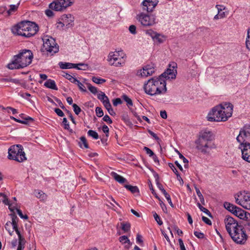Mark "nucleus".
<instances>
[{"label":"nucleus","instance_id":"1","mask_svg":"<svg viewBox=\"0 0 250 250\" xmlns=\"http://www.w3.org/2000/svg\"><path fill=\"white\" fill-rule=\"evenodd\" d=\"M233 105L226 103L214 107L208 114L207 118L210 122H225L230 117L232 114Z\"/></svg>","mask_w":250,"mask_h":250},{"label":"nucleus","instance_id":"2","mask_svg":"<svg viewBox=\"0 0 250 250\" xmlns=\"http://www.w3.org/2000/svg\"><path fill=\"white\" fill-rule=\"evenodd\" d=\"M166 82L161 78H151L144 84L145 92L150 96L165 94L167 91Z\"/></svg>","mask_w":250,"mask_h":250},{"label":"nucleus","instance_id":"3","mask_svg":"<svg viewBox=\"0 0 250 250\" xmlns=\"http://www.w3.org/2000/svg\"><path fill=\"white\" fill-rule=\"evenodd\" d=\"M11 30L15 35L29 38L37 33L39 30V27L35 22L25 21L14 26Z\"/></svg>","mask_w":250,"mask_h":250},{"label":"nucleus","instance_id":"4","mask_svg":"<svg viewBox=\"0 0 250 250\" xmlns=\"http://www.w3.org/2000/svg\"><path fill=\"white\" fill-rule=\"evenodd\" d=\"M33 56L31 50H23L18 55L14 56L11 62L7 65L10 69H20L29 65L33 59Z\"/></svg>","mask_w":250,"mask_h":250},{"label":"nucleus","instance_id":"5","mask_svg":"<svg viewBox=\"0 0 250 250\" xmlns=\"http://www.w3.org/2000/svg\"><path fill=\"white\" fill-rule=\"evenodd\" d=\"M196 148L204 154L209 153L210 150L216 148L210 131L201 132L198 139L196 141Z\"/></svg>","mask_w":250,"mask_h":250},{"label":"nucleus","instance_id":"6","mask_svg":"<svg viewBox=\"0 0 250 250\" xmlns=\"http://www.w3.org/2000/svg\"><path fill=\"white\" fill-rule=\"evenodd\" d=\"M8 158L20 163L25 161L26 157L22 146L21 145L12 146L8 149Z\"/></svg>","mask_w":250,"mask_h":250},{"label":"nucleus","instance_id":"7","mask_svg":"<svg viewBox=\"0 0 250 250\" xmlns=\"http://www.w3.org/2000/svg\"><path fill=\"white\" fill-rule=\"evenodd\" d=\"M235 202L243 208L250 210V192L241 191L234 195Z\"/></svg>","mask_w":250,"mask_h":250},{"label":"nucleus","instance_id":"8","mask_svg":"<svg viewBox=\"0 0 250 250\" xmlns=\"http://www.w3.org/2000/svg\"><path fill=\"white\" fill-rule=\"evenodd\" d=\"M231 239L236 243L243 245L246 242L248 236L244 230V227L241 225L237 229L229 233Z\"/></svg>","mask_w":250,"mask_h":250},{"label":"nucleus","instance_id":"9","mask_svg":"<svg viewBox=\"0 0 250 250\" xmlns=\"http://www.w3.org/2000/svg\"><path fill=\"white\" fill-rule=\"evenodd\" d=\"M43 43L42 51H46L51 55L59 51V45L54 38L51 37H45L43 39Z\"/></svg>","mask_w":250,"mask_h":250},{"label":"nucleus","instance_id":"10","mask_svg":"<svg viewBox=\"0 0 250 250\" xmlns=\"http://www.w3.org/2000/svg\"><path fill=\"white\" fill-rule=\"evenodd\" d=\"M236 140L239 145H250V125L241 128Z\"/></svg>","mask_w":250,"mask_h":250},{"label":"nucleus","instance_id":"11","mask_svg":"<svg viewBox=\"0 0 250 250\" xmlns=\"http://www.w3.org/2000/svg\"><path fill=\"white\" fill-rule=\"evenodd\" d=\"M72 4L71 0H55L49 4V8L56 11H62Z\"/></svg>","mask_w":250,"mask_h":250},{"label":"nucleus","instance_id":"12","mask_svg":"<svg viewBox=\"0 0 250 250\" xmlns=\"http://www.w3.org/2000/svg\"><path fill=\"white\" fill-rule=\"evenodd\" d=\"M119 54L115 52H110L107 56V61L110 65L120 67L125 64V60L119 58Z\"/></svg>","mask_w":250,"mask_h":250},{"label":"nucleus","instance_id":"13","mask_svg":"<svg viewBox=\"0 0 250 250\" xmlns=\"http://www.w3.org/2000/svg\"><path fill=\"white\" fill-rule=\"evenodd\" d=\"M224 222L225 224L226 229L229 234L232 231H234L236 229L241 226L233 217L229 215L226 216Z\"/></svg>","mask_w":250,"mask_h":250},{"label":"nucleus","instance_id":"14","mask_svg":"<svg viewBox=\"0 0 250 250\" xmlns=\"http://www.w3.org/2000/svg\"><path fill=\"white\" fill-rule=\"evenodd\" d=\"M74 17H62L57 23V28L61 29L65 26L66 28L74 25Z\"/></svg>","mask_w":250,"mask_h":250},{"label":"nucleus","instance_id":"15","mask_svg":"<svg viewBox=\"0 0 250 250\" xmlns=\"http://www.w3.org/2000/svg\"><path fill=\"white\" fill-rule=\"evenodd\" d=\"M155 68L153 64H147L143 67V69L137 72V76L141 77H147L152 75L155 72Z\"/></svg>","mask_w":250,"mask_h":250},{"label":"nucleus","instance_id":"16","mask_svg":"<svg viewBox=\"0 0 250 250\" xmlns=\"http://www.w3.org/2000/svg\"><path fill=\"white\" fill-rule=\"evenodd\" d=\"M238 148L241 149L242 158L250 163V145H239Z\"/></svg>","mask_w":250,"mask_h":250},{"label":"nucleus","instance_id":"17","mask_svg":"<svg viewBox=\"0 0 250 250\" xmlns=\"http://www.w3.org/2000/svg\"><path fill=\"white\" fill-rule=\"evenodd\" d=\"M137 19L144 26H152L155 23L154 17H137Z\"/></svg>","mask_w":250,"mask_h":250},{"label":"nucleus","instance_id":"18","mask_svg":"<svg viewBox=\"0 0 250 250\" xmlns=\"http://www.w3.org/2000/svg\"><path fill=\"white\" fill-rule=\"evenodd\" d=\"M158 2V0H144L142 2L143 8L147 12H152Z\"/></svg>","mask_w":250,"mask_h":250},{"label":"nucleus","instance_id":"19","mask_svg":"<svg viewBox=\"0 0 250 250\" xmlns=\"http://www.w3.org/2000/svg\"><path fill=\"white\" fill-rule=\"evenodd\" d=\"M177 73V70L175 69V67L173 66L172 69L168 68L167 70L162 73L159 78H161L163 79H174L176 78V74Z\"/></svg>","mask_w":250,"mask_h":250},{"label":"nucleus","instance_id":"20","mask_svg":"<svg viewBox=\"0 0 250 250\" xmlns=\"http://www.w3.org/2000/svg\"><path fill=\"white\" fill-rule=\"evenodd\" d=\"M224 207L229 211L234 214L235 216L237 215L239 211H241V208L236 206L228 202L224 203Z\"/></svg>","mask_w":250,"mask_h":250},{"label":"nucleus","instance_id":"21","mask_svg":"<svg viewBox=\"0 0 250 250\" xmlns=\"http://www.w3.org/2000/svg\"><path fill=\"white\" fill-rule=\"evenodd\" d=\"M213 10L215 11L213 13L215 16H225L229 14L227 8L222 5H216Z\"/></svg>","mask_w":250,"mask_h":250},{"label":"nucleus","instance_id":"22","mask_svg":"<svg viewBox=\"0 0 250 250\" xmlns=\"http://www.w3.org/2000/svg\"><path fill=\"white\" fill-rule=\"evenodd\" d=\"M148 34L151 36L154 42H157L159 43H162L165 40V37L156 32L150 30L148 31Z\"/></svg>","mask_w":250,"mask_h":250},{"label":"nucleus","instance_id":"23","mask_svg":"<svg viewBox=\"0 0 250 250\" xmlns=\"http://www.w3.org/2000/svg\"><path fill=\"white\" fill-rule=\"evenodd\" d=\"M156 181L158 188H159L160 190H161L162 193L164 194V196H165L167 200L170 205L171 207H173V204L172 203L170 195L167 192L166 190L163 188V186L160 183H159L157 179H156Z\"/></svg>","mask_w":250,"mask_h":250},{"label":"nucleus","instance_id":"24","mask_svg":"<svg viewBox=\"0 0 250 250\" xmlns=\"http://www.w3.org/2000/svg\"><path fill=\"white\" fill-rule=\"evenodd\" d=\"M97 98L103 103L104 105H106L105 103H110L108 98L105 95L104 93L102 91H100L97 95Z\"/></svg>","mask_w":250,"mask_h":250},{"label":"nucleus","instance_id":"25","mask_svg":"<svg viewBox=\"0 0 250 250\" xmlns=\"http://www.w3.org/2000/svg\"><path fill=\"white\" fill-rule=\"evenodd\" d=\"M44 85L49 88L54 89V90H58V88L56 86V83L54 80L49 79L47 80L44 83Z\"/></svg>","mask_w":250,"mask_h":250},{"label":"nucleus","instance_id":"26","mask_svg":"<svg viewBox=\"0 0 250 250\" xmlns=\"http://www.w3.org/2000/svg\"><path fill=\"white\" fill-rule=\"evenodd\" d=\"M111 175L114 178V179L118 182L120 184H123L126 181L125 178L121 176L120 175H118L115 172H112L111 173Z\"/></svg>","mask_w":250,"mask_h":250},{"label":"nucleus","instance_id":"27","mask_svg":"<svg viewBox=\"0 0 250 250\" xmlns=\"http://www.w3.org/2000/svg\"><path fill=\"white\" fill-rule=\"evenodd\" d=\"M59 66L62 69H68L71 68H76V64L69 62H60Z\"/></svg>","mask_w":250,"mask_h":250},{"label":"nucleus","instance_id":"28","mask_svg":"<svg viewBox=\"0 0 250 250\" xmlns=\"http://www.w3.org/2000/svg\"><path fill=\"white\" fill-rule=\"evenodd\" d=\"M10 118L18 123H21L22 124H27V122L28 121L32 122L34 120L33 119L30 117H27L24 118V120H21L16 119V118H15L13 116H11Z\"/></svg>","mask_w":250,"mask_h":250},{"label":"nucleus","instance_id":"29","mask_svg":"<svg viewBox=\"0 0 250 250\" xmlns=\"http://www.w3.org/2000/svg\"><path fill=\"white\" fill-rule=\"evenodd\" d=\"M34 194L37 198L41 200H44L46 199V195L42 190H35L34 191Z\"/></svg>","mask_w":250,"mask_h":250},{"label":"nucleus","instance_id":"30","mask_svg":"<svg viewBox=\"0 0 250 250\" xmlns=\"http://www.w3.org/2000/svg\"><path fill=\"white\" fill-rule=\"evenodd\" d=\"M80 141H81L79 142V146L81 148L83 147V146H82L83 145V146L84 148H88V145L87 143V141H86V139L85 137L82 136L80 138Z\"/></svg>","mask_w":250,"mask_h":250},{"label":"nucleus","instance_id":"31","mask_svg":"<svg viewBox=\"0 0 250 250\" xmlns=\"http://www.w3.org/2000/svg\"><path fill=\"white\" fill-rule=\"evenodd\" d=\"M125 187L126 189L130 191L132 193L139 192V189L136 186H132L131 185H125Z\"/></svg>","mask_w":250,"mask_h":250},{"label":"nucleus","instance_id":"32","mask_svg":"<svg viewBox=\"0 0 250 250\" xmlns=\"http://www.w3.org/2000/svg\"><path fill=\"white\" fill-rule=\"evenodd\" d=\"M121 228L124 232H126L128 231L130 229V224L129 223L123 222L121 223Z\"/></svg>","mask_w":250,"mask_h":250},{"label":"nucleus","instance_id":"33","mask_svg":"<svg viewBox=\"0 0 250 250\" xmlns=\"http://www.w3.org/2000/svg\"><path fill=\"white\" fill-rule=\"evenodd\" d=\"M246 46L247 48L250 50V27L247 31V36L246 40Z\"/></svg>","mask_w":250,"mask_h":250},{"label":"nucleus","instance_id":"34","mask_svg":"<svg viewBox=\"0 0 250 250\" xmlns=\"http://www.w3.org/2000/svg\"><path fill=\"white\" fill-rule=\"evenodd\" d=\"M64 73V75H63L66 79L69 80L72 83H76L77 81V79L76 78L73 77L70 74H68L67 73Z\"/></svg>","mask_w":250,"mask_h":250},{"label":"nucleus","instance_id":"35","mask_svg":"<svg viewBox=\"0 0 250 250\" xmlns=\"http://www.w3.org/2000/svg\"><path fill=\"white\" fill-rule=\"evenodd\" d=\"M197 205L198 207L199 208V209L201 210V211L204 212L206 214H207L208 216L211 217V213L209 212V211L206 208L203 207L200 203H197Z\"/></svg>","mask_w":250,"mask_h":250},{"label":"nucleus","instance_id":"36","mask_svg":"<svg viewBox=\"0 0 250 250\" xmlns=\"http://www.w3.org/2000/svg\"><path fill=\"white\" fill-rule=\"evenodd\" d=\"M17 219V217L15 214H12V222L11 226L13 227V229H15L18 228V223L16 221V220Z\"/></svg>","mask_w":250,"mask_h":250},{"label":"nucleus","instance_id":"37","mask_svg":"<svg viewBox=\"0 0 250 250\" xmlns=\"http://www.w3.org/2000/svg\"><path fill=\"white\" fill-rule=\"evenodd\" d=\"M106 105H104L105 108L107 110L108 113L112 116L115 115V112L112 108L110 103H105Z\"/></svg>","mask_w":250,"mask_h":250},{"label":"nucleus","instance_id":"38","mask_svg":"<svg viewBox=\"0 0 250 250\" xmlns=\"http://www.w3.org/2000/svg\"><path fill=\"white\" fill-rule=\"evenodd\" d=\"M119 241L120 242H121L123 244H125L126 243H127L128 244H132L130 242L129 239L127 238L126 236L124 235L120 237L119 238Z\"/></svg>","mask_w":250,"mask_h":250},{"label":"nucleus","instance_id":"39","mask_svg":"<svg viewBox=\"0 0 250 250\" xmlns=\"http://www.w3.org/2000/svg\"><path fill=\"white\" fill-rule=\"evenodd\" d=\"M19 5V4H18V5H11L10 6V9L7 11V13L8 15L13 14H14L13 12L16 11L17 10Z\"/></svg>","mask_w":250,"mask_h":250},{"label":"nucleus","instance_id":"40","mask_svg":"<svg viewBox=\"0 0 250 250\" xmlns=\"http://www.w3.org/2000/svg\"><path fill=\"white\" fill-rule=\"evenodd\" d=\"M92 81L97 84H102L106 82V80L104 79L93 77L92 78Z\"/></svg>","mask_w":250,"mask_h":250},{"label":"nucleus","instance_id":"41","mask_svg":"<svg viewBox=\"0 0 250 250\" xmlns=\"http://www.w3.org/2000/svg\"><path fill=\"white\" fill-rule=\"evenodd\" d=\"M1 81L3 82H11L16 84H19L20 83L19 80L12 78H3L1 80Z\"/></svg>","mask_w":250,"mask_h":250},{"label":"nucleus","instance_id":"42","mask_svg":"<svg viewBox=\"0 0 250 250\" xmlns=\"http://www.w3.org/2000/svg\"><path fill=\"white\" fill-rule=\"evenodd\" d=\"M86 85L87 86L88 89L92 93L96 94L98 93V89L96 87L92 86L89 83H86Z\"/></svg>","mask_w":250,"mask_h":250},{"label":"nucleus","instance_id":"43","mask_svg":"<svg viewBox=\"0 0 250 250\" xmlns=\"http://www.w3.org/2000/svg\"><path fill=\"white\" fill-rule=\"evenodd\" d=\"M88 136L93 138L95 139H98L99 138V135L98 133L93 130H89L87 132Z\"/></svg>","mask_w":250,"mask_h":250},{"label":"nucleus","instance_id":"44","mask_svg":"<svg viewBox=\"0 0 250 250\" xmlns=\"http://www.w3.org/2000/svg\"><path fill=\"white\" fill-rule=\"evenodd\" d=\"M88 68V65L85 63H80L76 64V68L78 70H85Z\"/></svg>","mask_w":250,"mask_h":250},{"label":"nucleus","instance_id":"45","mask_svg":"<svg viewBox=\"0 0 250 250\" xmlns=\"http://www.w3.org/2000/svg\"><path fill=\"white\" fill-rule=\"evenodd\" d=\"M122 97L124 100L126 102L127 105L128 106H132L133 105V103L131 99L129 98L127 95H124Z\"/></svg>","mask_w":250,"mask_h":250},{"label":"nucleus","instance_id":"46","mask_svg":"<svg viewBox=\"0 0 250 250\" xmlns=\"http://www.w3.org/2000/svg\"><path fill=\"white\" fill-rule=\"evenodd\" d=\"M178 154L179 155V158L183 160L184 163H185L184 167L185 168H188V159H186L182 154H181L180 152H178Z\"/></svg>","mask_w":250,"mask_h":250},{"label":"nucleus","instance_id":"47","mask_svg":"<svg viewBox=\"0 0 250 250\" xmlns=\"http://www.w3.org/2000/svg\"><path fill=\"white\" fill-rule=\"evenodd\" d=\"M79 87L80 90L83 92H86V90L83 84L81 83L79 81L77 80L76 83H75Z\"/></svg>","mask_w":250,"mask_h":250},{"label":"nucleus","instance_id":"48","mask_svg":"<svg viewBox=\"0 0 250 250\" xmlns=\"http://www.w3.org/2000/svg\"><path fill=\"white\" fill-rule=\"evenodd\" d=\"M72 106L73 107V110H74L75 113L76 115H79V113L82 111L81 108L76 104H73Z\"/></svg>","mask_w":250,"mask_h":250},{"label":"nucleus","instance_id":"49","mask_svg":"<svg viewBox=\"0 0 250 250\" xmlns=\"http://www.w3.org/2000/svg\"><path fill=\"white\" fill-rule=\"evenodd\" d=\"M96 113L98 117H102L104 115V112L102 109L100 107H97L96 108Z\"/></svg>","mask_w":250,"mask_h":250},{"label":"nucleus","instance_id":"50","mask_svg":"<svg viewBox=\"0 0 250 250\" xmlns=\"http://www.w3.org/2000/svg\"><path fill=\"white\" fill-rule=\"evenodd\" d=\"M236 216L238 217L241 219L245 220V217H246V211L243 210L241 208V211H239V213H238L237 215Z\"/></svg>","mask_w":250,"mask_h":250},{"label":"nucleus","instance_id":"51","mask_svg":"<svg viewBox=\"0 0 250 250\" xmlns=\"http://www.w3.org/2000/svg\"><path fill=\"white\" fill-rule=\"evenodd\" d=\"M153 217L159 225L163 224V222L161 220L160 217L156 212L153 214Z\"/></svg>","mask_w":250,"mask_h":250},{"label":"nucleus","instance_id":"52","mask_svg":"<svg viewBox=\"0 0 250 250\" xmlns=\"http://www.w3.org/2000/svg\"><path fill=\"white\" fill-rule=\"evenodd\" d=\"M0 197L2 198V202L5 205H9V201L6 196L3 193H0Z\"/></svg>","mask_w":250,"mask_h":250},{"label":"nucleus","instance_id":"53","mask_svg":"<svg viewBox=\"0 0 250 250\" xmlns=\"http://www.w3.org/2000/svg\"><path fill=\"white\" fill-rule=\"evenodd\" d=\"M117 54H119V56L121 57V58L123 60L124 59L126 58V55L124 53L123 51L122 50H118V51H115Z\"/></svg>","mask_w":250,"mask_h":250},{"label":"nucleus","instance_id":"54","mask_svg":"<svg viewBox=\"0 0 250 250\" xmlns=\"http://www.w3.org/2000/svg\"><path fill=\"white\" fill-rule=\"evenodd\" d=\"M17 213L20 216L21 218L27 219L28 218V216L27 215H23L22 213V211L21 209L16 208Z\"/></svg>","mask_w":250,"mask_h":250},{"label":"nucleus","instance_id":"55","mask_svg":"<svg viewBox=\"0 0 250 250\" xmlns=\"http://www.w3.org/2000/svg\"><path fill=\"white\" fill-rule=\"evenodd\" d=\"M144 149L150 157H152L154 155L153 152L148 147L145 146Z\"/></svg>","mask_w":250,"mask_h":250},{"label":"nucleus","instance_id":"56","mask_svg":"<svg viewBox=\"0 0 250 250\" xmlns=\"http://www.w3.org/2000/svg\"><path fill=\"white\" fill-rule=\"evenodd\" d=\"M194 234L198 238L202 239L204 237V234L202 232L195 231Z\"/></svg>","mask_w":250,"mask_h":250},{"label":"nucleus","instance_id":"57","mask_svg":"<svg viewBox=\"0 0 250 250\" xmlns=\"http://www.w3.org/2000/svg\"><path fill=\"white\" fill-rule=\"evenodd\" d=\"M122 103V101L120 98H116L113 101V104L114 106H117L118 104H121Z\"/></svg>","mask_w":250,"mask_h":250},{"label":"nucleus","instance_id":"58","mask_svg":"<svg viewBox=\"0 0 250 250\" xmlns=\"http://www.w3.org/2000/svg\"><path fill=\"white\" fill-rule=\"evenodd\" d=\"M62 123L64 125V128L65 129H69V125L67 122V120L66 118H64L63 119Z\"/></svg>","mask_w":250,"mask_h":250},{"label":"nucleus","instance_id":"59","mask_svg":"<svg viewBox=\"0 0 250 250\" xmlns=\"http://www.w3.org/2000/svg\"><path fill=\"white\" fill-rule=\"evenodd\" d=\"M102 130L104 133L106 134V136L108 137V133H109V128H108V126L106 125H104L103 126Z\"/></svg>","mask_w":250,"mask_h":250},{"label":"nucleus","instance_id":"60","mask_svg":"<svg viewBox=\"0 0 250 250\" xmlns=\"http://www.w3.org/2000/svg\"><path fill=\"white\" fill-rule=\"evenodd\" d=\"M103 120L107 122V123L111 124L112 123V121L109 116L107 115H105L103 118Z\"/></svg>","mask_w":250,"mask_h":250},{"label":"nucleus","instance_id":"61","mask_svg":"<svg viewBox=\"0 0 250 250\" xmlns=\"http://www.w3.org/2000/svg\"><path fill=\"white\" fill-rule=\"evenodd\" d=\"M136 27L134 25H131L129 27V32L132 34H135L136 33Z\"/></svg>","mask_w":250,"mask_h":250},{"label":"nucleus","instance_id":"62","mask_svg":"<svg viewBox=\"0 0 250 250\" xmlns=\"http://www.w3.org/2000/svg\"><path fill=\"white\" fill-rule=\"evenodd\" d=\"M54 111L59 116L63 117L64 116L63 112L60 109L55 108Z\"/></svg>","mask_w":250,"mask_h":250},{"label":"nucleus","instance_id":"63","mask_svg":"<svg viewBox=\"0 0 250 250\" xmlns=\"http://www.w3.org/2000/svg\"><path fill=\"white\" fill-rule=\"evenodd\" d=\"M178 241H179V245H180V250H186V248L184 245V244L183 241L182 240V239H180V238L179 239Z\"/></svg>","mask_w":250,"mask_h":250},{"label":"nucleus","instance_id":"64","mask_svg":"<svg viewBox=\"0 0 250 250\" xmlns=\"http://www.w3.org/2000/svg\"><path fill=\"white\" fill-rule=\"evenodd\" d=\"M202 220L207 224L208 225H211V221L208 218L205 216H202Z\"/></svg>","mask_w":250,"mask_h":250}]
</instances>
